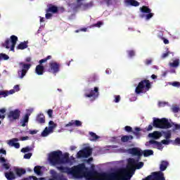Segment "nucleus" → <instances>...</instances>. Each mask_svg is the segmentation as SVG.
Listing matches in <instances>:
<instances>
[{
	"mask_svg": "<svg viewBox=\"0 0 180 180\" xmlns=\"http://www.w3.org/2000/svg\"><path fill=\"white\" fill-rule=\"evenodd\" d=\"M101 175V176H104L107 180H129L131 179V176L134 175V171L127 168V165L126 169H119L114 172Z\"/></svg>",
	"mask_w": 180,
	"mask_h": 180,
	"instance_id": "1",
	"label": "nucleus"
},
{
	"mask_svg": "<svg viewBox=\"0 0 180 180\" xmlns=\"http://www.w3.org/2000/svg\"><path fill=\"white\" fill-rule=\"evenodd\" d=\"M57 169L60 171L63 174H71L72 175H81L84 174L85 169V166L84 165H80L75 166L72 169L70 167H65L64 166L57 167Z\"/></svg>",
	"mask_w": 180,
	"mask_h": 180,
	"instance_id": "2",
	"label": "nucleus"
},
{
	"mask_svg": "<svg viewBox=\"0 0 180 180\" xmlns=\"http://www.w3.org/2000/svg\"><path fill=\"white\" fill-rule=\"evenodd\" d=\"M0 162L2 164V168L6 169V171H8L4 173L5 178H6L7 180L16 179V174H15V172H13V171H11V164L9 162H6V158L3 156H1Z\"/></svg>",
	"mask_w": 180,
	"mask_h": 180,
	"instance_id": "3",
	"label": "nucleus"
},
{
	"mask_svg": "<svg viewBox=\"0 0 180 180\" xmlns=\"http://www.w3.org/2000/svg\"><path fill=\"white\" fill-rule=\"evenodd\" d=\"M153 127H156V129H171L172 127V124L169 123L168 119L167 118H153Z\"/></svg>",
	"mask_w": 180,
	"mask_h": 180,
	"instance_id": "4",
	"label": "nucleus"
},
{
	"mask_svg": "<svg viewBox=\"0 0 180 180\" xmlns=\"http://www.w3.org/2000/svg\"><path fill=\"white\" fill-rule=\"evenodd\" d=\"M16 43H18V37L16 35H11L10 39H6L5 42L1 44V46L5 49H10L11 51L15 53Z\"/></svg>",
	"mask_w": 180,
	"mask_h": 180,
	"instance_id": "5",
	"label": "nucleus"
},
{
	"mask_svg": "<svg viewBox=\"0 0 180 180\" xmlns=\"http://www.w3.org/2000/svg\"><path fill=\"white\" fill-rule=\"evenodd\" d=\"M61 157H63L61 150L53 151L49 156V162L51 165H58L60 164Z\"/></svg>",
	"mask_w": 180,
	"mask_h": 180,
	"instance_id": "6",
	"label": "nucleus"
},
{
	"mask_svg": "<svg viewBox=\"0 0 180 180\" xmlns=\"http://www.w3.org/2000/svg\"><path fill=\"white\" fill-rule=\"evenodd\" d=\"M139 161H140V159L139 158H137V160H135L134 158H129L128 163H127L128 169L136 171V169H141V168H143V167H144V162H139Z\"/></svg>",
	"mask_w": 180,
	"mask_h": 180,
	"instance_id": "7",
	"label": "nucleus"
},
{
	"mask_svg": "<svg viewBox=\"0 0 180 180\" xmlns=\"http://www.w3.org/2000/svg\"><path fill=\"white\" fill-rule=\"evenodd\" d=\"M150 88L151 83H150V80L143 79L139 83L138 86L135 89V92L139 95L140 94H143V90L144 89H146V91H150Z\"/></svg>",
	"mask_w": 180,
	"mask_h": 180,
	"instance_id": "8",
	"label": "nucleus"
},
{
	"mask_svg": "<svg viewBox=\"0 0 180 180\" xmlns=\"http://www.w3.org/2000/svg\"><path fill=\"white\" fill-rule=\"evenodd\" d=\"M51 58H53L51 56H48L47 58H44L39 61V65H37L35 68V73L37 75H43V74H44L45 68L41 64L47 63V61L51 60Z\"/></svg>",
	"mask_w": 180,
	"mask_h": 180,
	"instance_id": "9",
	"label": "nucleus"
},
{
	"mask_svg": "<svg viewBox=\"0 0 180 180\" xmlns=\"http://www.w3.org/2000/svg\"><path fill=\"white\" fill-rule=\"evenodd\" d=\"M19 65L21 70L18 71V74L19 78L22 79V78H24L26 74H27V71L30 70V68L32 67V64L20 62L19 63Z\"/></svg>",
	"mask_w": 180,
	"mask_h": 180,
	"instance_id": "10",
	"label": "nucleus"
},
{
	"mask_svg": "<svg viewBox=\"0 0 180 180\" xmlns=\"http://www.w3.org/2000/svg\"><path fill=\"white\" fill-rule=\"evenodd\" d=\"M85 98H91V101H96L99 96V89L94 87V89H89L84 94Z\"/></svg>",
	"mask_w": 180,
	"mask_h": 180,
	"instance_id": "11",
	"label": "nucleus"
},
{
	"mask_svg": "<svg viewBox=\"0 0 180 180\" xmlns=\"http://www.w3.org/2000/svg\"><path fill=\"white\" fill-rule=\"evenodd\" d=\"M91 155H92V148L87 146L77 153V158H88Z\"/></svg>",
	"mask_w": 180,
	"mask_h": 180,
	"instance_id": "12",
	"label": "nucleus"
},
{
	"mask_svg": "<svg viewBox=\"0 0 180 180\" xmlns=\"http://www.w3.org/2000/svg\"><path fill=\"white\" fill-rule=\"evenodd\" d=\"M109 174L106 172H98L96 171H94L89 174V178L91 180H107L104 176L101 174Z\"/></svg>",
	"mask_w": 180,
	"mask_h": 180,
	"instance_id": "13",
	"label": "nucleus"
},
{
	"mask_svg": "<svg viewBox=\"0 0 180 180\" xmlns=\"http://www.w3.org/2000/svg\"><path fill=\"white\" fill-rule=\"evenodd\" d=\"M19 117H20V110L19 109L11 110L8 113V118L9 120H18Z\"/></svg>",
	"mask_w": 180,
	"mask_h": 180,
	"instance_id": "14",
	"label": "nucleus"
},
{
	"mask_svg": "<svg viewBox=\"0 0 180 180\" xmlns=\"http://www.w3.org/2000/svg\"><path fill=\"white\" fill-rule=\"evenodd\" d=\"M49 72H53V74H57L60 71V64L56 62H53L49 63Z\"/></svg>",
	"mask_w": 180,
	"mask_h": 180,
	"instance_id": "15",
	"label": "nucleus"
},
{
	"mask_svg": "<svg viewBox=\"0 0 180 180\" xmlns=\"http://www.w3.org/2000/svg\"><path fill=\"white\" fill-rule=\"evenodd\" d=\"M129 154H131V155H135L138 157L139 160L141 158V155H143V150L141 149H139V148H132L129 149Z\"/></svg>",
	"mask_w": 180,
	"mask_h": 180,
	"instance_id": "16",
	"label": "nucleus"
},
{
	"mask_svg": "<svg viewBox=\"0 0 180 180\" xmlns=\"http://www.w3.org/2000/svg\"><path fill=\"white\" fill-rule=\"evenodd\" d=\"M50 174L52 175V178L49 180H64V176L57 173L54 169L50 170Z\"/></svg>",
	"mask_w": 180,
	"mask_h": 180,
	"instance_id": "17",
	"label": "nucleus"
},
{
	"mask_svg": "<svg viewBox=\"0 0 180 180\" xmlns=\"http://www.w3.org/2000/svg\"><path fill=\"white\" fill-rule=\"evenodd\" d=\"M30 117V112H27L22 116V119L20 121V124H21L22 127H26V126H27V123H29Z\"/></svg>",
	"mask_w": 180,
	"mask_h": 180,
	"instance_id": "18",
	"label": "nucleus"
},
{
	"mask_svg": "<svg viewBox=\"0 0 180 180\" xmlns=\"http://www.w3.org/2000/svg\"><path fill=\"white\" fill-rule=\"evenodd\" d=\"M82 1L84 0H76V2L77 4L76 8H81L82 6H83V9L84 10L89 9V8H91L92 3L82 4Z\"/></svg>",
	"mask_w": 180,
	"mask_h": 180,
	"instance_id": "19",
	"label": "nucleus"
},
{
	"mask_svg": "<svg viewBox=\"0 0 180 180\" xmlns=\"http://www.w3.org/2000/svg\"><path fill=\"white\" fill-rule=\"evenodd\" d=\"M13 171H14L16 176H18L19 178H20V176H22V175H25V174H26V169H25L22 167H14Z\"/></svg>",
	"mask_w": 180,
	"mask_h": 180,
	"instance_id": "20",
	"label": "nucleus"
},
{
	"mask_svg": "<svg viewBox=\"0 0 180 180\" xmlns=\"http://www.w3.org/2000/svg\"><path fill=\"white\" fill-rule=\"evenodd\" d=\"M72 126L73 127H79L81 126H82V122L79 120H71L70 122H68V124H67L65 125V127H70Z\"/></svg>",
	"mask_w": 180,
	"mask_h": 180,
	"instance_id": "21",
	"label": "nucleus"
},
{
	"mask_svg": "<svg viewBox=\"0 0 180 180\" xmlns=\"http://www.w3.org/2000/svg\"><path fill=\"white\" fill-rule=\"evenodd\" d=\"M15 141H19V139L15 138L10 140L8 142L9 146H11V147H15V148H20V143H15Z\"/></svg>",
	"mask_w": 180,
	"mask_h": 180,
	"instance_id": "22",
	"label": "nucleus"
},
{
	"mask_svg": "<svg viewBox=\"0 0 180 180\" xmlns=\"http://www.w3.org/2000/svg\"><path fill=\"white\" fill-rule=\"evenodd\" d=\"M162 134L158 131H155L153 133H150L148 134V137H151L155 140H158V139H160V137H162Z\"/></svg>",
	"mask_w": 180,
	"mask_h": 180,
	"instance_id": "23",
	"label": "nucleus"
},
{
	"mask_svg": "<svg viewBox=\"0 0 180 180\" xmlns=\"http://www.w3.org/2000/svg\"><path fill=\"white\" fill-rule=\"evenodd\" d=\"M36 122H37V123H40L41 124L46 123V117H44V114H38L36 117Z\"/></svg>",
	"mask_w": 180,
	"mask_h": 180,
	"instance_id": "24",
	"label": "nucleus"
},
{
	"mask_svg": "<svg viewBox=\"0 0 180 180\" xmlns=\"http://www.w3.org/2000/svg\"><path fill=\"white\" fill-rule=\"evenodd\" d=\"M70 162V155L68 153H65L63 157L60 156V164H67Z\"/></svg>",
	"mask_w": 180,
	"mask_h": 180,
	"instance_id": "25",
	"label": "nucleus"
},
{
	"mask_svg": "<svg viewBox=\"0 0 180 180\" xmlns=\"http://www.w3.org/2000/svg\"><path fill=\"white\" fill-rule=\"evenodd\" d=\"M46 12H51L52 13H57L58 12V7L52 4L49 5V7L46 9Z\"/></svg>",
	"mask_w": 180,
	"mask_h": 180,
	"instance_id": "26",
	"label": "nucleus"
},
{
	"mask_svg": "<svg viewBox=\"0 0 180 180\" xmlns=\"http://www.w3.org/2000/svg\"><path fill=\"white\" fill-rule=\"evenodd\" d=\"M125 2L131 6H140V3L136 0H126Z\"/></svg>",
	"mask_w": 180,
	"mask_h": 180,
	"instance_id": "27",
	"label": "nucleus"
},
{
	"mask_svg": "<svg viewBox=\"0 0 180 180\" xmlns=\"http://www.w3.org/2000/svg\"><path fill=\"white\" fill-rule=\"evenodd\" d=\"M17 50H25V49H27V41H23L19 44L17 47Z\"/></svg>",
	"mask_w": 180,
	"mask_h": 180,
	"instance_id": "28",
	"label": "nucleus"
},
{
	"mask_svg": "<svg viewBox=\"0 0 180 180\" xmlns=\"http://www.w3.org/2000/svg\"><path fill=\"white\" fill-rule=\"evenodd\" d=\"M129 140H133V136L131 135H124L121 137V141L122 143H127Z\"/></svg>",
	"mask_w": 180,
	"mask_h": 180,
	"instance_id": "29",
	"label": "nucleus"
},
{
	"mask_svg": "<svg viewBox=\"0 0 180 180\" xmlns=\"http://www.w3.org/2000/svg\"><path fill=\"white\" fill-rule=\"evenodd\" d=\"M169 65L172 68H178L179 67V59H176L172 63H169Z\"/></svg>",
	"mask_w": 180,
	"mask_h": 180,
	"instance_id": "30",
	"label": "nucleus"
},
{
	"mask_svg": "<svg viewBox=\"0 0 180 180\" xmlns=\"http://www.w3.org/2000/svg\"><path fill=\"white\" fill-rule=\"evenodd\" d=\"M140 131H141V128L135 127V131H132V133L134 134V136H136L137 139H140L141 136V133H140Z\"/></svg>",
	"mask_w": 180,
	"mask_h": 180,
	"instance_id": "31",
	"label": "nucleus"
},
{
	"mask_svg": "<svg viewBox=\"0 0 180 180\" xmlns=\"http://www.w3.org/2000/svg\"><path fill=\"white\" fill-rule=\"evenodd\" d=\"M140 11L142 13H150L151 12V10L147 6H143L141 7Z\"/></svg>",
	"mask_w": 180,
	"mask_h": 180,
	"instance_id": "32",
	"label": "nucleus"
},
{
	"mask_svg": "<svg viewBox=\"0 0 180 180\" xmlns=\"http://www.w3.org/2000/svg\"><path fill=\"white\" fill-rule=\"evenodd\" d=\"M149 144H155V146H157V147H158V148H159V150H160V148H162V143H161L160 142H158L157 141H155V140L149 141Z\"/></svg>",
	"mask_w": 180,
	"mask_h": 180,
	"instance_id": "33",
	"label": "nucleus"
},
{
	"mask_svg": "<svg viewBox=\"0 0 180 180\" xmlns=\"http://www.w3.org/2000/svg\"><path fill=\"white\" fill-rule=\"evenodd\" d=\"M89 135L91 137V139H90L91 141H95L96 140H98V139H101L99 136L96 135V134L92 131L89 132Z\"/></svg>",
	"mask_w": 180,
	"mask_h": 180,
	"instance_id": "34",
	"label": "nucleus"
},
{
	"mask_svg": "<svg viewBox=\"0 0 180 180\" xmlns=\"http://www.w3.org/2000/svg\"><path fill=\"white\" fill-rule=\"evenodd\" d=\"M53 130H50L49 128L46 127L44 130L41 132L42 137H47L48 134H50Z\"/></svg>",
	"mask_w": 180,
	"mask_h": 180,
	"instance_id": "35",
	"label": "nucleus"
},
{
	"mask_svg": "<svg viewBox=\"0 0 180 180\" xmlns=\"http://www.w3.org/2000/svg\"><path fill=\"white\" fill-rule=\"evenodd\" d=\"M154 154V151L153 150H144L143 151V155L145 157H150V155H153Z\"/></svg>",
	"mask_w": 180,
	"mask_h": 180,
	"instance_id": "36",
	"label": "nucleus"
},
{
	"mask_svg": "<svg viewBox=\"0 0 180 180\" xmlns=\"http://www.w3.org/2000/svg\"><path fill=\"white\" fill-rule=\"evenodd\" d=\"M34 172L37 174V175H41V166H35L34 168Z\"/></svg>",
	"mask_w": 180,
	"mask_h": 180,
	"instance_id": "37",
	"label": "nucleus"
},
{
	"mask_svg": "<svg viewBox=\"0 0 180 180\" xmlns=\"http://www.w3.org/2000/svg\"><path fill=\"white\" fill-rule=\"evenodd\" d=\"M49 130L53 131V129H56V127H57V124L54 123V122L53 121H49Z\"/></svg>",
	"mask_w": 180,
	"mask_h": 180,
	"instance_id": "38",
	"label": "nucleus"
},
{
	"mask_svg": "<svg viewBox=\"0 0 180 180\" xmlns=\"http://www.w3.org/2000/svg\"><path fill=\"white\" fill-rule=\"evenodd\" d=\"M1 60H9V56L5 53H0V61Z\"/></svg>",
	"mask_w": 180,
	"mask_h": 180,
	"instance_id": "39",
	"label": "nucleus"
},
{
	"mask_svg": "<svg viewBox=\"0 0 180 180\" xmlns=\"http://www.w3.org/2000/svg\"><path fill=\"white\" fill-rule=\"evenodd\" d=\"M9 96V91H0V96H4V98H6V96Z\"/></svg>",
	"mask_w": 180,
	"mask_h": 180,
	"instance_id": "40",
	"label": "nucleus"
},
{
	"mask_svg": "<svg viewBox=\"0 0 180 180\" xmlns=\"http://www.w3.org/2000/svg\"><path fill=\"white\" fill-rule=\"evenodd\" d=\"M30 151H32V148H30V146H27L21 149V153H29Z\"/></svg>",
	"mask_w": 180,
	"mask_h": 180,
	"instance_id": "41",
	"label": "nucleus"
},
{
	"mask_svg": "<svg viewBox=\"0 0 180 180\" xmlns=\"http://www.w3.org/2000/svg\"><path fill=\"white\" fill-rule=\"evenodd\" d=\"M88 81L89 82H95L96 81V75L94 74L90 76Z\"/></svg>",
	"mask_w": 180,
	"mask_h": 180,
	"instance_id": "42",
	"label": "nucleus"
},
{
	"mask_svg": "<svg viewBox=\"0 0 180 180\" xmlns=\"http://www.w3.org/2000/svg\"><path fill=\"white\" fill-rule=\"evenodd\" d=\"M103 25V22L102 21H98L96 24H93L91 25V27H101Z\"/></svg>",
	"mask_w": 180,
	"mask_h": 180,
	"instance_id": "43",
	"label": "nucleus"
},
{
	"mask_svg": "<svg viewBox=\"0 0 180 180\" xmlns=\"http://www.w3.org/2000/svg\"><path fill=\"white\" fill-rule=\"evenodd\" d=\"M153 16H154V13H148V14L146 15H145L146 17V20H150V19H151V18H153Z\"/></svg>",
	"mask_w": 180,
	"mask_h": 180,
	"instance_id": "44",
	"label": "nucleus"
},
{
	"mask_svg": "<svg viewBox=\"0 0 180 180\" xmlns=\"http://www.w3.org/2000/svg\"><path fill=\"white\" fill-rule=\"evenodd\" d=\"M127 53L129 57L130 58L134 57V56H136V52L134 50L128 51Z\"/></svg>",
	"mask_w": 180,
	"mask_h": 180,
	"instance_id": "45",
	"label": "nucleus"
},
{
	"mask_svg": "<svg viewBox=\"0 0 180 180\" xmlns=\"http://www.w3.org/2000/svg\"><path fill=\"white\" fill-rule=\"evenodd\" d=\"M172 86H175L176 88H180V82H173L171 83Z\"/></svg>",
	"mask_w": 180,
	"mask_h": 180,
	"instance_id": "46",
	"label": "nucleus"
},
{
	"mask_svg": "<svg viewBox=\"0 0 180 180\" xmlns=\"http://www.w3.org/2000/svg\"><path fill=\"white\" fill-rule=\"evenodd\" d=\"M124 130H125V131H127L128 133H131V131H133V128H131V127H130V126H126L124 127Z\"/></svg>",
	"mask_w": 180,
	"mask_h": 180,
	"instance_id": "47",
	"label": "nucleus"
},
{
	"mask_svg": "<svg viewBox=\"0 0 180 180\" xmlns=\"http://www.w3.org/2000/svg\"><path fill=\"white\" fill-rule=\"evenodd\" d=\"M32 154L30 153H26V154L24 155V158L25 160H30V158H32Z\"/></svg>",
	"mask_w": 180,
	"mask_h": 180,
	"instance_id": "48",
	"label": "nucleus"
},
{
	"mask_svg": "<svg viewBox=\"0 0 180 180\" xmlns=\"http://www.w3.org/2000/svg\"><path fill=\"white\" fill-rule=\"evenodd\" d=\"M152 63H153V59H146L145 60L146 65H151Z\"/></svg>",
	"mask_w": 180,
	"mask_h": 180,
	"instance_id": "49",
	"label": "nucleus"
},
{
	"mask_svg": "<svg viewBox=\"0 0 180 180\" xmlns=\"http://www.w3.org/2000/svg\"><path fill=\"white\" fill-rule=\"evenodd\" d=\"M115 100H114V102L115 103H119V102H120V96L119 95L117 96H115Z\"/></svg>",
	"mask_w": 180,
	"mask_h": 180,
	"instance_id": "50",
	"label": "nucleus"
},
{
	"mask_svg": "<svg viewBox=\"0 0 180 180\" xmlns=\"http://www.w3.org/2000/svg\"><path fill=\"white\" fill-rule=\"evenodd\" d=\"M172 110L174 113H178L179 112V108L176 106L173 107Z\"/></svg>",
	"mask_w": 180,
	"mask_h": 180,
	"instance_id": "51",
	"label": "nucleus"
},
{
	"mask_svg": "<svg viewBox=\"0 0 180 180\" xmlns=\"http://www.w3.org/2000/svg\"><path fill=\"white\" fill-rule=\"evenodd\" d=\"M160 38L163 40V43L165 44H169V41L165 38H164L163 37H160Z\"/></svg>",
	"mask_w": 180,
	"mask_h": 180,
	"instance_id": "52",
	"label": "nucleus"
},
{
	"mask_svg": "<svg viewBox=\"0 0 180 180\" xmlns=\"http://www.w3.org/2000/svg\"><path fill=\"white\" fill-rule=\"evenodd\" d=\"M162 144H165V146H168L169 144V140L168 139H164L161 141Z\"/></svg>",
	"mask_w": 180,
	"mask_h": 180,
	"instance_id": "53",
	"label": "nucleus"
},
{
	"mask_svg": "<svg viewBox=\"0 0 180 180\" xmlns=\"http://www.w3.org/2000/svg\"><path fill=\"white\" fill-rule=\"evenodd\" d=\"M47 113H48V116H49V117H53V110L49 109V110L47 111Z\"/></svg>",
	"mask_w": 180,
	"mask_h": 180,
	"instance_id": "54",
	"label": "nucleus"
},
{
	"mask_svg": "<svg viewBox=\"0 0 180 180\" xmlns=\"http://www.w3.org/2000/svg\"><path fill=\"white\" fill-rule=\"evenodd\" d=\"M153 126H154L153 124H149L148 127L146 128L147 131H151V130H153Z\"/></svg>",
	"mask_w": 180,
	"mask_h": 180,
	"instance_id": "55",
	"label": "nucleus"
},
{
	"mask_svg": "<svg viewBox=\"0 0 180 180\" xmlns=\"http://www.w3.org/2000/svg\"><path fill=\"white\" fill-rule=\"evenodd\" d=\"M45 16H46V19H50V18H51V17L53 16V14H51V13H49V12H46Z\"/></svg>",
	"mask_w": 180,
	"mask_h": 180,
	"instance_id": "56",
	"label": "nucleus"
},
{
	"mask_svg": "<svg viewBox=\"0 0 180 180\" xmlns=\"http://www.w3.org/2000/svg\"><path fill=\"white\" fill-rule=\"evenodd\" d=\"M169 56V52L165 53L162 55V58H167Z\"/></svg>",
	"mask_w": 180,
	"mask_h": 180,
	"instance_id": "57",
	"label": "nucleus"
},
{
	"mask_svg": "<svg viewBox=\"0 0 180 180\" xmlns=\"http://www.w3.org/2000/svg\"><path fill=\"white\" fill-rule=\"evenodd\" d=\"M30 134H37V130H30Z\"/></svg>",
	"mask_w": 180,
	"mask_h": 180,
	"instance_id": "58",
	"label": "nucleus"
},
{
	"mask_svg": "<svg viewBox=\"0 0 180 180\" xmlns=\"http://www.w3.org/2000/svg\"><path fill=\"white\" fill-rule=\"evenodd\" d=\"M165 139L166 140H168V139H171V133H167L165 134Z\"/></svg>",
	"mask_w": 180,
	"mask_h": 180,
	"instance_id": "59",
	"label": "nucleus"
},
{
	"mask_svg": "<svg viewBox=\"0 0 180 180\" xmlns=\"http://www.w3.org/2000/svg\"><path fill=\"white\" fill-rule=\"evenodd\" d=\"M0 154H4V155H6V150L5 149H0Z\"/></svg>",
	"mask_w": 180,
	"mask_h": 180,
	"instance_id": "60",
	"label": "nucleus"
},
{
	"mask_svg": "<svg viewBox=\"0 0 180 180\" xmlns=\"http://www.w3.org/2000/svg\"><path fill=\"white\" fill-rule=\"evenodd\" d=\"M0 113H1L2 115H4V113H6V109L5 108L0 109Z\"/></svg>",
	"mask_w": 180,
	"mask_h": 180,
	"instance_id": "61",
	"label": "nucleus"
},
{
	"mask_svg": "<svg viewBox=\"0 0 180 180\" xmlns=\"http://www.w3.org/2000/svg\"><path fill=\"white\" fill-rule=\"evenodd\" d=\"M26 140H29V136H22L21 137V141H25Z\"/></svg>",
	"mask_w": 180,
	"mask_h": 180,
	"instance_id": "62",
	"label": "nucleus"
},
{
	"mask_svg": "<svg viewBox=\"0 0 180 180\" xmlns=\"http://www.w3.org/2000/svg\"><path fill=\"white\" fill-rule=\"evenodd\" d=\"M175 144H180V139L176 138L174 141Z\"/></svg>",
	"mask_w": 180,
	"mask_h": 180,
	"instance_id": "63",
	"label": "nucleus"
},
{
	"mask_svg": "<svg viewBox=\"0 0 180 180\" xmlns=\"http://www.w3.org/2000/svg\"><path fill=\"white\" fill-rule=\"evenodd\" d=\"M174 127H175V129H176V130H179V129H180V125L178 124H176L174 125Z\"/></svg>",
	"mask_w": 180,
	"mask_h": 180,
	"instance_id": "64",
	"label": "nucleus"
}]
</instances>
